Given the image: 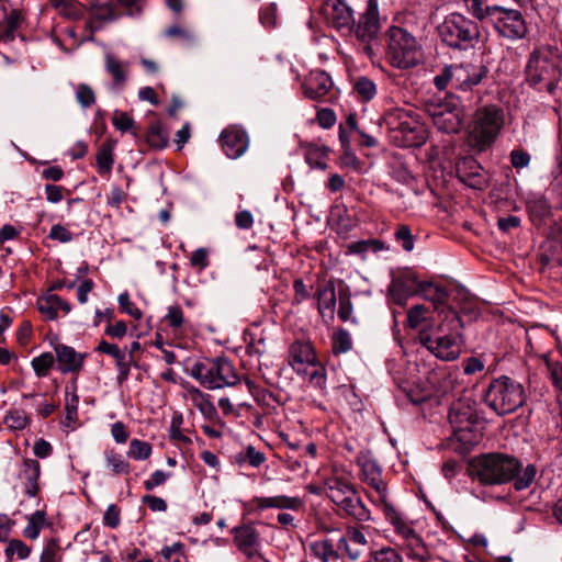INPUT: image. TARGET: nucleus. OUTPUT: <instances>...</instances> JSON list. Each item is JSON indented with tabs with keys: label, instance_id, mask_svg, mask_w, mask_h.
Masks as SVG:
<instances>
[{
	"label": "nucleus",
	"instance_id": "37",
	"mask_svg": "<svg viewBox=\"0 0 562 562\" xmlns=\"http://www.w3.org/2000/svg\"><path fill=\"white\" fill-rule=\"evenodd\" d=\"M352 88L361 102H369L373 100L378 93L375 82L366 76L356 78Z\"/></svg>",
	"mask_w": 562,
	"mask_h": 562
},
{
	"label": "nucleus",
	"instance_id": "45",
	"mask_svg": "<svg viewBox=\"0 0 562 562\" xmlns=\"http://www.w3.org/2000/svg\"><path fill=\"white\" fill-rule=\"evenodd\" d=\"M7 562H12L13 558L16 557L19 560L26 559L31 553V548L23 541L13 539L9 541L5 548Z\"/></svg>",
	"mask_w": 562,
	"mask_h": 562
},
{
	"label": "nucleus",
	"instance_id": "4",
	"mask_svg": "<svg viewBox=\"0 0 562 562\" xmlns=\"http://www.w3.org/2000/svg\"><path fill=\"white\" fill-rule=\"evenodd\" d=\"M382 125L391 133L393 140L402 147H419L427 139V131L418 114L411 110L394 108L382 116Z\"/></svg>",
	"mask_w": 562,
	"mask_h": 562
},
{
	"label": "nucleus",
	"instance_id": "22",
	"mask_svg": "<svg viewBox=\"0 0 562 562\" xmlns=\"http://www.w3.org/2000/svg\"><path fill=\"white\" fill-rule=\"evenodd\" d=\"M457 175L463 183L475 190H483L487 184L482 168L474 158H464L459 161Z\"/></svg>",
	"mask_w": 562,
	"mask_h": 562
},
{
	"label": "nucleus",
	"instance_id": "19",
	"mask_svg": "<svg viewBox=\"0 0 562 562\" xmlns=\"http://www.w3.org/2000/svg\"><path fill=\"white\" fill-rule=\"evenodd\" d=\"M361 467V479L371 486L378 494L379 502L382 505L386 501V484L382 479V469L379 463L369 458L359 461Z\"/></svg>",
	"mask_w": 562,
	"mask_h": 562
},
{
	"label": "nucleus",
	"instance_id": "8",
	"mask_svg": "<svg viewBox=\"0 0 562 562\" xmlns=\"http://www.w3.org/2000/svg\"><path fill=\"white\" fill-rule=\"evenodd\" d=\"M504 125V112L494 104L479 108L469 126V142L479 150L491 146Z\"/></svg>",
	"mask_w": 562,
	"mask_h": 562
},
{
	"label": "nucleus",
	"instance_id": "24",
	"mask_svg": "<svg viewBox=\"0 0 562 562\" xmlns=\"http://www.w3.org/2000/svg\"><path fill=\"white\" fill-rule=\"evenodd\" d=\"M251 504L259 510L269 508L289 509L299 512L303 508L304 502L299 496L276 495V496H256L251 499Z\"/></svg>",
	"mask_w": 562,
	"mask_h": 562
},
{
	"label": "nucleus",
	"instance_id": "53",
	"mask_svg": "<svg viewBox=\"0 0 562 562\" xmlns=\"http://www.w3.org/2000/svg\"><path fill=\"white\" fill-rule=\"evenodd\" d=\"M164 319L173 330L181 328L186 322L183 311L179 305L169 306Z\"/></svg>",
	"mask_w": 562,
	"mask_h": 562
},
{
	"label": "nucleus",
	"instance_id": "62",
	"mask_svg": "<svg viewBox=\"0 0 562 562\" xmlns=\"http://www.w3.org/2000/svg\"><path fill=\"white\" fill-rule=\"evenodd\" d=\"M48 237L59 243H70L74 239V234L64 225L55 224L52 226Z\"/></svg>",
	"mask_w": 562,
	"mask_h": 562
},
{
	"label": "nucleus",
	"instance_id": "16",
	"mask_svg": "<svg viewBox=\"0 0 562 562\" xmlns=\"http://www.w3.org/2000/svg\"><path fill=\"white\" fill-rule=\"evenodd\" d=\"M488 69L483 63L454 65V89L471 91L487 77Z\"/></svg>",
	"mask_w": 562,
	"mask_h": 562
},
{
	"label": "nucleus",
	"instance_id": "33",
	"mask_svg": "<svg viewBox=\"0 0 562 562\" xmlns=\"http://www.w3.org/2000/svg\"><path fill=\"white\" fill-rule=\"evenodd\" d=\"M318 302V312L323 317L334 319V312L336 306V292L333 282H328L316 292Z\"/></svg>",
	"mask_w": 562,
	"mask_h": 562
},
{
	"label": "nucleus",
	"instance_id": "38",
	"mask_svg": "<svg viewBox=\"0 0 562 562\" xmlns=\"http://www.w3.org/2000/svg\"><path fill=\"white\" fill-rule=\"evenodd\" d=\"M235 462L238 465L249 464L252 468H259L266 462L263 452L257 450L254 446L249 445L235 454Z\"/></svg>",
	"mask_w": 562,
	"mask_h": 562
},
{
	"label": "nucleus",
	"instance_id": "13",
	"mask_svg": "<svg viewBox=\"0 0 562 562\" xmlns=\"http://www.w3.org/2000/svg\"><path fill=\"white\" fill-rule=\"evenodd\" d=\"M379 29L380 21L378 1L368 0L367 9L361 14L355 30V36L359 42V50L369 58H373L376 55Z\"/></svg>",
	"mask_w": 562,
	"mask_h": 562
},
{
	"label": "nucleus",
	"instance_id": "46",
	"mask_svg": "<svg viewBox=\"0 0 562 562\" xmlns=\"http://www.w3.org/2000/svg\"><path fill=\"white\" fill-rule=\"evenodd\" d=\"M55 358L52 352H43L32 360V367L38 378L48 375V372L53 368Z\"/></svg>",
	"mask_w": 562,
	"mask_h": 562
},
{
	"label": "nucleus",
	"instance_id": "47",
	"mask_svg": "<svg viewBox=\"0 0 562 562\" xmlns=\"http://www.w3.org/2000/svg\"><path fill=\"white\" fill-rule=\"evenodd\" d=\"M151 454L150 443L139 440L132 439L130 442V449L127 456L135 460H146Z\"/></svg>",
	"mask_w": 562,
	"mask_h": 562
},
{
	"label": "nucleus",
	"instance_id": "41",
	"mask_svg": "<svg viewBox=\"0 0 562 562\" xmlns=\"http://www.w3.org/2000/svg\"><path fill=\"white\" fill-rule=\"evenodd\" d=\"M45 524V513L43 510H36L27 518V525L23 530V535L29 539L35 540Z\"/></svg>",
	"mask_w": 562,
	"mask_h": 562
},
{
	"label": "nucleus",
	"instance_id": "15",
	"mask_svg": "<svg viewBox=\"0 0 562 562\" xmlns=\"http://www.w3.org/2000/svg\"><path fill=\"white\" fill-rule=\"evenodd\" d=\"M427 112L434 125L443 133H457L462 125V111L453 103L429 104Z\"/></svg>",
	"mask_w": 562,
	"mask_h": 562
},
{
	"label": "nucleus",
	"instance_id": "26",
	"mask_svg": "<svg viewBox=\"0 0 562 562\" xmlns=\"http://www.w3.org/2000/svg\"><path fill=\"white\" fill-rule=\"evenodd\" d=\"M316 361L314 349L310 342L294 341L289 349V364L301 374L306 371L307 366Z\"/></svg>",
	"mask_w": 562,
	"mask_h": 562
},
{
	"label": "nucleus",
	"instance_id": "54",
	"mask_svg": "<svg viewBox=\"0 0 562 562\" xmlns=\"http://www.w3.org/2000/svg\"><path fill=\"white\" fill-rule=\"evenodd\" d=\"M437 89L445 90L448 85L454 88V65L446 66L442 71L434 78Z\"/></svg>",
	"mask_w": 562,
	"mask_h": 562
},
{
	"label": "nucleus",
	"instance_id": "57",
	"mask_svg": "<svg viewBox=\"0 0 562 562\" xmlns=\"http://www.w3.org/2000/svg\"><path fill=\"white\" fill-rule=\"evenodd\" d=\"M119 305L121 310L127 315L134 317L135 319H140L143 316L142 311L135 306V304L131 301L127 292H124L119 295Z\"/></svg>",
	"mask_w": 562,
	"mask_h": 562
},
{
	"label": "nucleus",
	"instance_id": "52",
	"mask_svg": "<svg viewBox=\"0 0 562 562\" xmlns=\"http://www.w3.org/2000/svg\"><path fill=\"white\" fill-rule=\"evenodd\" d=\"M59 551V541L55 538L49 539L43 549L40 562H58L60 559Z\"/></svg>",
	"mask_w": 562,
	"mask_h": 562
},
{
	"label": "nucleus",
	"instance_id": "58",
	"mask_svg": "<svg viewBox=\"0 0 562 562\" xmlns=\"http://www.w3.org/2000/svg\"><path fill=\"white\" fill-rule=\"evenodd\" d=\"M352 316V303L350 296L345 291H339L338 317L341 322H348Z\"/></svg>",
	"mask_w": 562,
	"mask_h": 562
},
{
	"label": "nucleus",
	"instance_id": "60",
	"mask_svg": "<svg viewBox=\"0 0 562 562\" xmlns=\"http://www.w3.org/2000/svg\"><path fill=\"white\" fill-rule=\"evenodd\" d=\"M375 562H403L401 554L393 548H382L371 553Z\"/></svg>",
	"mask_w": 562,
	"mask_h": 562
},
{
	"label": "nucleus",
	"instance_id": "6",
	"mask_svg": "<svg viewBox=\"0 0 562 562\" xmlns=\"http://www.w3.org/2000/svg\"><path fill=\"white\" fill-rule=\"evenodd\" d=\"M561 78L560 59L549 47L535 50L526 67L527 82L539 89L554 93Z\"/></svg>",
	"mask_w": 562,
	"mask_h": 562
},
{
	"label": "nucleus",
	"instance_id": "3",
	"mask_svg": "<svg viewBox=\"0 0 562 562\" xmlns=\"http://www.w3.org/2000/svg\"><path fill=\"white\" fill-rule=\"evenodd\" d=\"M326 496L337 506L344 517L363 524L371 519V513L362 502L355 485L344 475L334 472L325 479Z\"/></svg>",
	"mask_w": 562,
	"mask_h": 562
},
{
	"label": "nucleus",
	"instance_id": "21",
	"mask_svg": "<svg viewBox=\"0 0 562 562\" xmlns=\"http://www.w3.org/2000/svg\"><path fill=\"white\" fill-rule=\"evenodd\" d=\"M54 350L61 373H79L82 370L87 353L77 352L72 347L64 344L56 345Z\"/></svg>",
	"mask_w": 562,
	"mask_h": 562
},
{
	"label": "nucleus",
	"instance_id": "12",
	"mask_svg": "<svg viewBox=\"0 0 562 562\" xmlns=\"http://www.w3.org/2000/svg\"><path fill=\"white\" fill-rule=\"evenodd\" d=\"M483 21L487 19L496 32L506 38H522L527 34V24L520 11L502 5H486L483 15L476 16Z\"/></svg>",
	"mask_w": 562,
	"mask_h": 562
},
{
	"label": "nucleus",
	"instance_id": "42",
	"mask_svg": "<svg viewBox=\"0 0 562 562\" xmlns=\"http://www.w3.org/2000/svg\"><path fill=\"white\" fill-rule=\"evenodd\" d=\"M168 133L165 131L160 123H154L149 126L147 132V143L150 147L161 149L168 144Z\"/></svg>",
	"mask_w": 562,
	"mask_h": 562
},
{
	"label": "nucleus",
	"instance_id": "64",
	"mask_svg": "<svg viewBox=\"0 0 562 562\" xmlns=\"http://www.w3.org/2000/svg\"><path fill=\"white\" fill-rule=\"evenodd\" d=\"M529 211L532 216H538L539 218H543L549 215L550 206L546 199L539 198L531 201L528 204Z\"/></svg>",
	"mask_w": 562,
	"mask_h": 562
},
{
	"label": "nucleus",
	"instance_id": "20",
	"mask_svg": "<svg viewBox=\"0 0 562 562\" xmlns=\"http://www.w3.org/2000/svg\"><path fill=\"white\" fill-rule=\"evenodd\" d=\"M325 12L337 30L351 31L355 23L353 12L345 0H326Z\"/></svg>",
	"mask_w": 562,
	"mask_h": 562
},
{
	"label": "nucleus",
	"instance_id": "43",
	"mask_svg": "<svg viewBox=\"0 0 562 562\" xmlns=\"http://www.w3.org/2000/svg\"><path fill=\"white\" fill-rule=\"evenodd\" d=\"M352 348V339L345 328H338L331 338V349L335 355L346 353Z\"/></svg>",
	"mask_w": 562,
	"mask_h": 562
},
{
	"label": "nucleus",
	"instance_id": "51",
	"mask_svg": "<svg viewBox=\"0 0 562 562\" xmlns=\"http://www.w3.org/2000/svg\"><path fill=\"white\" fill-rule=\"evenodd\" d=\"M426 307L424 305H414L407 311L406 323L412 329H416L426 321Z\"/></svg>",
	"mask_w": 562,
	"mask_h": 562
},
{
	"label": "nucleus",
	"instance_id": "18",
	"mask_svg": "<svg viewBox=\"0 0 562 562\" xmlns=\"http://www.w3.org/2000/svg\"><path fill=\"white\" fill-rule=\"evenodd\" d=\"M220 140L226 156L233 159L244 155L249 143L246 132L237 126L225 128L221 134Z\"/></svg>",
	"mask_w": 562,
	"mask_h": 562
},
{
	"label": "nucleus",
	"instance_id": "7",
	"mask_svg": "<svg viewBox=\"0 0 562 562\" xmlns=\"http://www.w3.org/2000/svg\"><path fill=\"white\" fill-rule=\"evenodd\" d=\"M386 58L395 68H413L423 59L422 46L408 31L393 26L387 32Z\"/></svg>",
	"mask_w": 562,
	"mask_h": 562
},
{
	"label": "nucleus",
	"instance_id": "36",
	"mask_svg": "<svg viewBox=\"0 0 562 562\" xmlns=\"http://www.w3.org/2000/svg\"><path fill=\"white\" fill-rule=\"evenodd\" d=\"M310 552L321 562H330L338 559V553L329 539L312 541L308 544Z\"/></svg>",
	"mask_w": 562,
	"mask_h": 562
},
{
	"label": "nucleus",
	"instance_id": "28",
	"mask_svg": "<svg viewBox=\"0 0 562 562\" xmlns=\"http://www.w3.org/2000/svg\"><path fill=\"white\" fill-rule=\"evenodd\" d=\"M183 397L187 402H190L196 407L206 419L213 422L218 418L217 411L211 402V396L203 393L198 387L192 385L184 386Z\"/></svg>",
	"mask_w": 562,
	"mask_h": 562
},
{
	"label": "nucleus",
	"instance_id": "25",
	"mask_svg": "<svg viewBox=\"0 0 562 562\" xmlns=\"http://www.w3.org/2000/svg\"><path fill=\"white\" fill-rule=\"evenodd\" d=\"M416 283L417 278L411 271L394 277L389 286V293L393 302L397 305H404L407 297L415 292Z\"/></svg>",
	"mask_w": 562,
	"mask_h": 562
},
{
	"label": "nucleus",
	"instance_id": "48",
	"mask_svg": "<svg viewBox=\"0 0 562 562\" xmlns=\"http://www.w3.org/2000/svg\"><path fill=\"white\" fill-rule=\"evenodd\" d=\"M419 289L426 299L436 303H442L448 297V293L445 288L434 285L431 282L420 283Z\"/></svg>",
	"mask_w": 562,
	"mask_h": 562
},
{
	"label": "nucleus",
	"instance_id": "27",
	"mask_svg": "<svg viewBox=\"0 0 562 562\" xmlns=\"http://www.w3.org/2000/svg\"><path fill=\"white\" fill-rule=\"evenodd\" d=\"M234 542L236 547L248 558H254L259 552V535L251 525L235 527Z\"/></svg>",
	"mask_w": 562,
	"mask_h": 562
},
{
	"label": "nucleus",
	"instance_id": "63",
	"mask_svg": "<svg viewBox=\"0 0 562 562\" xmlns=\"http://www.w3.org/2000/svg\"><path fill=\"white\" fill-rule=\"evenodd\" d=\"M396 240L401 243L402 247L406 251H411L414 248V238L408 226L402 225L395 233Z\"/></svg>",
	"mask_w": 562,
	"mask_h": 562
},
{
	"label": "nucleus",
	"instance_id": "14",
	"mask_svg": "<svg viewBox=\"0 0 562 562\" xmlns=\"http://www.w3.org/2000/svg\"><path fill=\"white\" fill-rule=\"evenodd\" d=\"M370 527L362 524L349 525L339 539L338 547L344 549L349 559L356 561L371 550Z\"/></svg>",
	"mask_w": 562,
	"mask_h": 562
},
{
	"label": "nucleus",
	"instance_id": "44",
	"mask_svg": "<svg viewBox=\"0 0 562 562\" xmlns=\"http://www.w3.org/2000/svg\"><path fill=\"white\" fill-rule=\"evenodd\" d=\"M105 463L114 474H127L130 472V463L121 453L115 451L105 452Z\"/></svg>",
	"mask_w": 562,
	"mask_h": 562
},
{
	"label": "nucleus",
	"instance_id": "49",
	"mask_svg": "<svg viewBox=\"0 0 562 562\" xmlns=\"http://www.w3.org/2000/svg\"><path fill=\"white\" fill-rule=\"evenodd\" d=\"M537 475V469L532 464H528L521 472V474H516L513 479L514 486L517 491H521L528 488L535 481Z\"/></svg>",
	"mask_w": 562,
	"mask_h": 562
},
{
	"label": "nucleus",
	"instance_id": "59",
	"mask_svg": "<svg viewBox=\"0 0 562 562\" xmlns=\"http://www.w3.org/2000/svg\"><path fill=\"white\" fill-rule=\"evenodd\" d=\"M190 265L199 271H203L210 265L209 250L206 248H198L190 257Z\"/></svg>",
	"mask_w": 562,
	"mask_h": 562
},
{
	"label": "nucleus",
	"instance_id": "32",
	"mask_svg": "<svg viewBox=\"0 0 562 562\" xmlns=\"http://www.w3.org/2000/svg\"><path fill=\"white\" fill-rule=\"evenodd\" d=\"M104 67L113 79V86L115 88H123L127 80L130 64L119 60L112 54H106L104 57Z\"/></svg>",
	"mask_w": 562,
	"mask_h": 562
},
{
	"label": "nucleus",
	"instance_id": "23",
	"mask_svg": "<svg viewBox=\"0 0 562 562\" xmlns=\"http://www.w3.org/2000/svg\"><path fill=\"white\" fill-rule=\"evenodd\" d=\"M334 83L328 74L323 70H312L303 82V91L306 98L318 100L326 95Z\"/></svg>",
	"mask_w": 562,
	"mask_h": 562
},
{
	"label": "nucleus",
	"instance_id": "50",
	"mask_svg": "<svg viewBox=\"0 0 562 562\" xmlns=\"http://www.w3.org/2000/svg\"><path fill=\"white\" fill-rule=\"evenodd\" d=\"M381 249H383V243L376 239L355 241L348 246V250L351 254L378 252Z\"/></svg>",
	"mask_w": 562,
	"mask_h": 562
},
{
	"label": "nucleus",
	"instance_id": "35",
	"mask_svg": "<svg viewBox=\"0 0 562 562\" xmlns=\"http://www.w3.org/2000/svg\"><path fill=\"white\" fill-rule=\"evenodd\" d=\"M66 398H65V423L66 426H71L78 419V405H79V396L77 394V383L72 381L70 384L66 386Z\"/></svg>",
	"mask_w": 562,
	"mask_h": 562
},
{
	"label": "nucleus",
	"instance_id": "5",
	"mask_svg": "<svg viewBox=\"0 0 562 562\" xmlns=\"http://www.w3.org/2000/svg\"><path fill=\"white\" fill-rule=\"evenodd\" d=\"M453 435L458 441L467 446L477 445L482 438L483 419L480 417L476 403L470 397L453 402L448 415Z\"/></svg>",
	"mask_w": 562,
	"mask_h": 562
},
{
	"label": "nucleus",
	"instance_id": "55",
	"mask_svg": "<svg viewBox=\"0 0 562 562\" xmlns=\"http://www.w3.org/2000/svg\"><path fill=\"white\" fill-rule=\"evenodd\" d=\"M76 100L82 108H90L95 102V94L91 87L80 83L76 89Z\"/></svg>",
	"mask_w": 562,
	"mask_h": 562
},
{
	"label": "nucleus",
	"instance_id": "56",
	"mask_svg": "<svg viewBox=\"0 0 562 562\" xmlns=\"http://www.w3.org/2000/svg\"><path fill=\"white\" fill-rule=\"evenodd\" d=\"M112 124L116 130L125 133L133 130L135 121L127 113L115 110L112 117Z\"/></svg>",
	"mask_w": 562,
	"mask_h": 562
},
{
	"label": "nucleus",
	"instance_id": "61",
	"mask_svg": "<svg viewBox=\"0 0 562 562\" xmlns=\"http://www.w3.org/2000/svg\"><path fill=\"white\" fill-rule=\"evenodd\" d=\"M307 368H311V371L308 372V379L311 384H313L316 387H324L326 383V373L325 369L317 364L316 361L313 362V364L307 366Z\"/></svg>",
	"mask_w": 562,
	"mask_h": 562
},
{
	"label": "nucleus",
	"instance_id": "11",
	"mask_svg": "<svg viewBox=\"0 0 562 562\" xmlns=\"http://www.w3.org/2000/svg\"><path fill=\"white\" fill-rule=\"evenodd\" d=\"M191 375L210 390L236 385L239 376L233 363L225 358L204 359L193 364Z\"/></svg>",
	"mask_w": 562,
	"mask_h": 562
},
{
	"label": "nucleus",
	"instance_id": "17",
	"mask_svg": "<svg viewBox=\"0 0 562 562\" xmlns=\"http://www.w3.org/2000/svg\"><path fill=\"white\" fill-rule=\"evenodd\" d=\"M386 520L394 527L395 532L401 536L407 547L412 550L423 548V541L414 528L402 517V515L387 501L381 505Z\"/></svg>",
	"mask_w": 562,
	"mask_h": 562
},
{
	"label": "nucleus",
	"instance_id": "9",
	"mask_svg": "<svg viewBox=\"0 0 562 562\" xmlns=\"http://www.w3.org/2000/svg\"><path fill=\"white\" fill-rule=\"evenodd\" d=\"M525 401L526 393L524 386L505 375L492 381L485 393L486 404L498 415L513 413Z\"/></svg>",
	"mask_w": 562,
	"mask_h": 562
},
{
	"label": "nucleus",
	"instance_id": "29",
	"mask_svg": "<svg viewBox=\"0 0 562 562\" xmlns=\"http://www.w3.org/2000/svg\"><path fill=\"white\" fill-rule=\"evenodd\" d=\"M117 5L124 8L130 15L140 11L138 0H110L97 7V14L103 20H115L119 18Z\"/></svg>",
	"mask_w": 562,
	"mask_h": 562
},
{
	"label": "nucleus",
	"instance_id": "2",
	"mask_svg": "<svg viewBox=\"0 0 562 562\" xmlns=\"http://www.w3.org/2000/svg\"><path fill=\"white\" fill-rule=\"evenodd\" d=\"M521 464L513 456L493 452L474 458L469 464L471 476L484 485H501L510 482Z\"/></svg>",
	"mask_w": 562,
	"mask_h": 562
},
{
	"label": "nucleus",
	"instance_id": "10",
	"mask_svg": "<svg viewBox=\"0 0 562 562\" xmlns=\"http://www.w3.org/2000/svg\"><path fill=\"white\" fill-rule=\"evenodd\" d=\"M438 34L452 48L468 49L480 38L476 22L461 13H451L438 25Z\"/></svg>",
	"mask_w": 562,
	"mask_h": 562
},
{
	"label": "nucleus",
	"instance_id": "30",
	"mask_svg": "<svg viewBox=\"0 0 562 562\" xmlns=\"http://www.w3.org/2000/svg\"><path fill=\"white\" fill-rule=\"evenodd\" d=\"M36 305L40 313L47 321H54L58 316V311H63L64 314H68L71 310L70 304L56 294L40 297Z\"/></svg>",
	"mask_w": 562,
	"mask_h": 562
},
{
	"label": "nucleus",
	"instance_id": "31",
	"mask_svg": "<svg viewBox=\"0 0 562 562\" xmlns=\"http://www.w3.org/2000/svg\"><path fill=\"white\" fill-rule=\"evenodd\" d=\"M40 475L41 464L38 461L33 459H26L23 461V468L20 476L23 480L25 493L31 497H35L40 491Z\"/></svg>",
	"mask_w": 562,
	"mask_h": 562
},
{
	"label": "nucleus",
	"instance_id": "34",
	"mask_svg": "<svg viewBox=\"0 0 562 562\" xmlns=\"http://www.w3.org/2000/svg\"><path fill=\"white\" fill-rule=\"evenodd\" d=\"M115 145L114 140H106L98 149L95 160L98 172L101 176H109L112 171Z\"/></svg>",
	"mask_w": 562,
	"mask_h": 562
},
{
	"label": "nucleus",
	"instance_id": "39",
	"mask_svg": "<svg viewBox=\"0 0 562 562\" xmlns=\"http://www.w3.org/2000/svg\"><path fill=\"white\" fill-rule=\"evenodd\" d=\"M328 149L315 144H308L305 147V160L312 168L325 170L327 168L326 157Z\"/></svg>",
	"mask_w": 562,
	"mask_h": 562
},
{
	"label": "nucleus",
	"instance_id": "40",
	"mask_svg": "<svg viewBox=\"0 0 562 562\" xmlns=\"http://www.w3.org/2000/svg\"><path fill=\"white\" fill-rule=\"evenodd\" d=\"M31 418L25 411L11 408L7 412L3 423L10 430H23L30 424Z\"/></svg>",
	"mask_w": 562,
	"mask_h": 562
},
{
	"label": "nucleus",
	"instance_id": "1",
	"mask_svg": "<svg viewBox=\"0 0 562 562\" xmlns=\"http://www.w3.org/2000/svg\"><path fill=\"white\" fill-rule=\"evenodd\" d=\"M441 313L443 314L442 323L435 331L422 330L419 341L438 359L452 361L461 353L462 337L459 329L463 324L454 310L447 308Z\"/></svg>",
	"mask_w": 562,
	"mask_h": 562
}]
</instances>
